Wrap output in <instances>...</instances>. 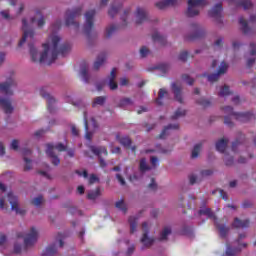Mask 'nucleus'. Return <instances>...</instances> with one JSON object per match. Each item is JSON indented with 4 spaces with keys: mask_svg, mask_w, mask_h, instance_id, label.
I'll list each match as a JSON object with an SVG mask.
<instances>
[{
    "mask_svg": "<svg viewBox=\"0 0 256 256\" xmlns=\"http://www.w3.org/2000/svg\"><path fill=\"white\" fill-rule=\"evenodd\" d=\"M42 47L44 48V51L40 58H38L37 48H35L33 44H29L31 59L34 63H45V61H48L47 65H51L57 61L59 55L65 57V55L71 51V44H69V42L61 44V37L57 35L50 36L47 43H44Z\"/></svg>",
    "mask_w": 256,
    "mask_h": 256,
    "instance_id": "1",
    "label": "nucleus"
},
{
    "mask_svg": "<svg viewBox=\"0 0 256 256\" xmlns=\"http://www.w3.org/2000/svg\"><path fill=\"white\" fill-rule=\"evenodd\" d=\"M13 87H17V82L13 78H8L6 82L0 83V106L6 115H11L14 111L9 98L13 95Z\"/></svg>",
    "mask_w": 256,
    "mask_h": 256,
    "instance_id": "2",
    "label": "nucleus"
},
{
    "mask_svg": "<svg viewBox=\"0 0 256 256\" xmlns=\"http://www.w3.org/2000/svg\"><path fill=\"white\" fill-rule=\"evenodd\" d=\"M226 116L224 117V124L228 127H233V121L232 119H235L236 121H240V123H247V121H251L253 119V113L251 112H244L239 113L233 111V107L231 106H225L222 108Z\"/></svg>",
    "mask_w": 256,
    "mask_h": 256,
    "instance_id": "3",
    "label": "nucleus"
},
{
    "mask_svg": "<svg viewBox=\"0 0 256 256\" xmlns=\"http://www.w3.org/2000/svg\"><path fill=\"white\" fill-rule=\"evenodd\" d=\"M199 215H207V217L209 219H213L216 228L219 231V235L222 239H225V237H227V235L229 234L230 228L229 226H227L226 224H223L219 221H217V216L215 215V213L211 210V208H204L199 210Z\"/></svg>",
    "mask_w": 256,
    "mask_h": 256,
    "instance_id": "4",
    "label": "nucleus"
},
{
    "mask_svg": "<svg viewBox=\"0 0 256 256\" xmlns=\"http://www.w3.org/2000/svg\"><path fill=\"white\" fill-rule=\"evenodd\" d=\"M46 155L51 159L52 165H60L61 160L57 155H55L54 149H57V151H67V146L63 145V143H58L56 146H53V144H47L46 145Z\"/></svg>",
    "mask_w": 256,
    "mask_h": 256,
    "instance_id": "5",
    "label": "nucleus"
},
{
    "mask_svg": "<svg viewBox=\"0 0 256 256\" xmlns=\"http://www.w3.org/2000/svg\"><path fill=\"white\" fill-rule=\"evenodd\" d=\"M83 11V8L77 7L73 10H67L65 15V25L66 27H74V29H77L79 27V23L75 21L77 17L81 15V12Z\"/></svg>",
    "mask_w": 256,
    "mask_h": 256,
    "instance_id": "6",
    "label": "nucleus"
},
{
    "mask_svg": "<svg viewBox=\"0 0 256 256\" xmlns=\"http://www.w3.org/2000/svg\"><path fill=\"white\" fill-rule=\"evenodd\" d=\"M206 5H209L207 0H188L187 17H196V15H199L197 7H205Z\"/></svg>",
    "mask_w": 256,
    "mask_h": 256,
    "instance_id": "7",
    "label": "nucleus"
},
{
    "mask_svg": "<svg viewBox=\"0 0 256 256\" xmlns=\"http://www.w3.org/2000/svg\"><path fill=\"white\" fill-rule=\"evenodd\" d=\"M90 151L96 155V157H98L99 159V165L100 167H102V169H104V167H107V162H105V160L103 159L102 155H104V157H107V155H109V152L107 151V147L105 146H90Z\"/></svg>",
    "mask_w": 256,
    "mask_h": 256,
    "instance_id": "8",
    "label": "nucleus"
},
{
    "mask_svg": "<svg viewBox=\"0 0 256 256\" xmlns=\"http://www.w3.org/2000/svg\"><path fill=\"white\" fill-rule=\"evenodd\" d=\"M39 237V232L35 227L30 229V232L24 238V251H27L29 247H33L37 243V239Z\"/></svg>",
    "mask_w": 256,
    "mask_h": 256,
    "instance_id": "9",
    "label": "nucleus"
},
{
    "mask_svg": "<svg viewBox=\"0 0 256 256\" xmlns=\"http://www.w3.org/2000/svg\"><path fill=\"white\" fill-rule=\"evenodd\" d=\"M95 13V10H89L85 13L86 22L84 24V33L87 37H89V35H91V31H93V19L95 18Z\"/></svg>",
    "mask_w": 256,
    "mask_h": 256,
    "instance_id": "10",
    "label": "nucleus"
},
{
    "mask_svg": "<svg viewBox=\"0 0 256 256\" xmlns=\"http://www.w3.org/2000/svg\"><path fill=\"white\" fill-rule=\"evenodd\" d=\"M27 19H22V30H23V36L21 40L18 43V47H23V44L27 41V38L33 39L35 37V31L32 29H27Z\"/></svg>",
    "mask_w": 256,
    "mask_h": 256,
    "instance_id": "11",
    "label": "nucleus"
},
{
    "mask_svg": "<svg viewBox=\"0 0 256 256\" xmlns=\"http://www.w3.org/2000/svg\"><path fill=\"white\" fill-rule=\"evenodd\" d=\"M40 95L41 97H43V99L47 100V108L49 113H55V103H57V100H55L53 98V96H51L50 93L47 92L46 88H41L40 89Z\"/></svg>",
    "mask_w": 256,
    "mask_h": 256,
    "instance_id": "12",
    "label": "nucleus"
},
{
    "mask_svg": "<svg viewBox=\"0 0 256 256\" xmlns=\"http://www.w3.org/2000/svg\"><path fill=\"white\" fill-rule=\"evenodd\" d=\"M142 229L144 233L141 238V243H143L144 247L149 248L155 243V239L149 237V224L147 222L142 223Z\"/></svg>",
    "mask_w": 256,
    "mask_h": 256,
    "instance_id": "13",
    "label": "nucleus"
},
{
    "mask_svg": "<svg viewBox=\"0 0 256 256\" xmlns=\"http://www.w3.org/2000/svg\"><path fill=\"white\" fill-rule=\"evenodd\" d=\"M8 197V201L11 205V210L15 211V213H17V215H25L26 211L19 208V199L17 198V196H14L12 192L8 193L7 195Z\"/></svg>",
    "mask_w": 256,
    "mask_h": 256,
    "instance_id": "14",
    "label": "nucleus"
},
{
    "mask_svg": "<svg viewBox=\"0 0 256 256\" xmlns=\"http://www.w3.org/2000/svg\"><path fill=\"white\" fill-rule=\"evenodd\" d=\"M227 69H229V66L225 62H221L220 67L217 71V73L208 75V81L210 83H215V81H219L220 75H225L227 73Z\"/></svg>",
    "mask_w": 256,
    "mask_h": 256,
    "instance_id": "15",
    "label": "nucleus"
},
{
    "mask_svg": "<svg viewBox=\"0 0 256 256\" xmlns=\"http://www.w3.org/2000/svg\"><path fill=\"white\" fill-rule=\"evenodd\" d=\"M147 21V12L145 9L138 7L136 10V25H141Z\"/></svg>",
    "mask_w": 256,
    "mask_h": 256,
    "instance_id": "16",
    "label": "nucleus"
},
{
    "mask_svg": "<svg viewBox=\"0 0 256 256\" xmlns=\"http://www.w3.org/2000/svg\"><path fill=\"white\" fill-rule=\"evenodd\" d=\"M251 225V221L249 219L241 220L239 218H234V222L232 223V227L235 229H247Z\"/></svg>",
    "mask_w": 256,
    "mask_h": 256,
    "instance_id": "17",
    "label": "nucleus"
},
{
    "mask_svg": "<svg viewBox=\"0 0 256 256\" xmlns=\"http://www.w3.org/2000/svg\"><path fill=\"white\" fill-rule=\"evenodd\" d=\"M191 27L195 31V33L191 36L186 37L187 41H195V39H199V37L203 36V30H201L199 24H192Z\"/></svg>",
    "mask_w": 256,
    "mask_h": 256,
    "instance_id": "18",
    "label": "nucleus"
},
{
    "mask_svg": "<svg viewBox=\"0 0 256 256\" xmlns=\"http://www.w3.org/2000/svg\"><path fill=\"white\" fill-rule=\"evenodd\" d=\"M182 90L183 88L181 87V85L177 84L176 82L172 83V91L178 103H183V96L181 95Z\"/></svg>",
    "mask_w": 256,
    "mask_h": 256,
    "instance_id": "19",
    "label": "nucleus"
},
{
    "mask_svg": "<svg viewBox=\"0 0 256 256\" xmlns=\"http://www.w3.org/2000/svg\"><path fill=\"white\" fill-rule=\"evenodd\" d=\"M222 12H223V4L218 3L209 11V16L213 17L214 19H219V17H221Z\"/></svg>",
    "mask_w": 256,
    "mask_h": 256,
    "instance_id": "20",
    "label": "nucleus"
},
{
    "mask_svg": "<svg viewBox=\"0 0 256 256\" xmlns=\"http://www.w3.org/2000/svg\"><path fill=\"white\" fill-rule=\"evenodd\" d=\"M117 77V68H113L110 72V77H109V88L111 91H115L119 85H117V82H115V79Z\"/></svg>",
    "mask_w": 256,
    "mask_h": 256,
    "instance_id": "21",
    "label": "nucleus"
},
{
    "mask_svg": "<svg viewBox=\"0 0 256 256\" xmlns=\"http://www.w3.org/2000/svg\"><path fill=\"white\" fill-rule=\"evenodd\" d=\"M177 129H179V124H169L168 126H166L162 132L160 133V135L158 136L159 139H165V137H167V135H169V131L173 130V131H177Z\"/></svg>",
    "mask_w": 256,
    "mask_h": 256,
    "instance_id": "22",
    "label": "nucleus"
},
{
    "mask_svg": "<svg viewBox=\"0 0 256 256\" xmlns=\"http://www.w3.org/2000/svg\"><path fill=\"white\" fill-rule=\"evenodd\" d=\"M177 5V0H164L156 3L158 9H167V7H173Z\"/></svg>",
    "mask_w": 256,
    "mask_h": 256,
    "instance_id": "23",
    "label": "nucleus"
},
{
    "mask_svg": "<svg viewBox=\"0 0 256 256\" xmlns=\"http://www.w3.org/2000/svg\"><path fill=\"white\" fill-rule=\"evenodd\" d=\"M107 60V55L105 53H101L96 61L94 62V66L93 69L94 71H99V69L101 68V65H103V63H105V61Z\"/></svg>",
    "mask_w": 256,
    "mask_h": 256,
    "instance_id": "24",
    "label": "nucleus"
},
{
    "mask_svg": "<svg viewBox=\"0 0 256 256\" xmlns=\"http://www.w3.org/2000/svg\"><path fill=\"white\" fill-rule=\"evenodd\" d=\"M229 143L228 139H220L216 142V151H219V153H223L227 149V145Z\"/></svg>",
    "mask_w": 256,
    "mask_h": 256,
    "instance_id": "25",
    "label": "nucleus"
},
{
    "mask_svg": "<svg viewBox=\"0 0 256 256\" xmlns=\"http://www.w3.org/2000/svg\"><path fill=\"white\" fill-rule=\"evenodd\" d=\"M231 1L232 3H236L238 7H243L245 11L253 7V2H251V0H240L238 2L237 0H231Z\"/></svg>",
    "mask_w": 256,
    "mask_h": 256,
    "instance_id": "26",
    "label": "nucleus"
},
{
    "mask_svg": "<svg viewBox=\"0 0 256 256\" xmlns=\"http://www.w3.org/2000/svg\"><path fill=\"white\" fill-rule=\"evenodd\" d=\"M84 128H85V139L91 141L93 139V132L89 131V122L87 120V112H84Z\"/></svg>",
    "mask_w": 256,
    "mask_h": 256,
    "instance_id": "27",
    "label": "nucleus"
},
{
    "mask_svg": "<svg viewBox=\"0 0 256 256\" xmlns=\"http://www.w3.org/2000/svg\"><path fill=\"white\" fill-rule=\"evenodd\" d=\"M165 97H169V92H167L165 88H161L158 92V98L155 100L157 105H163V99H165Z\"/></svg>",
    "mask_w": 256,
    "mask_h": 256,
    "instance_id": "28",
    "label": "nucleus"
},
{
    "mask_svg": "<svg viewBox=\"0 0 256 256\" xmlns=\"http://www.w3.org/2000/svg\"><path fill=\"white\" fill-rule=\"evenodd\" d=\"M98 197H101L100 187H97L95 190H92L87 194V199H89L90 201H95L96 199H98Z\"/></svg>",
    "mask_w": 256,
    "mask_h": 256,
    "instance_id": "29",
    "label": "nucleus"
},
{
    "mask_svg": "<svg viewBox=\"0 0 256 256\" xmlns=\"http://www.w3.org/2000/svg\"><path fill=\"white\" fill-rule=\"evenodd\" d=\"M123 7V4H112L110 9L108 10V15L109 17H115V15H117V13H119V10H121Z\"/></svg>",
    "mask_w": 256,
    "mask_h": 256,
    "instance_id": "30",
    "label": "nucleus"
},
{
    "mask_svg": "<svg viewBox=\"0 0 256 256\" xmlns=\"http://www.w3.org/2000/svg\"><path fill=\"white\" fill-rule=\"evenodd\" d=\"M239 23L242 27L241 29L244 35H249V31H251V28H249V24L247 23V20H245V18H243L242 16L239 18Z\"/></svg>",
    "mask_w": 256,
    "mask_h": 256,
    "instance_id": "31",
    "label": "nucleus"
},
{
    "mask_svg": "<svg viewBox=\"0 0 256 256\" xmlns=\"http://www.w3.org/2000/svg\"><path fill=\"white\" fill-rule=\"evenodd\" d=\"M57 253V246L55 244H52L48 246L45 250H43L42 255L43 256H53Z\"/></svg>",
    "mask_w": 256,
    "mask_h": 256,
    "instance_id": "32",
    "label": "nucleus"
},
{
    "mask_svg": "<svg viewBox=\"0 0 256 256\" xmlns=\"http://www.w3.org/2000/svg\"><path fill=\"white\" fill-rule=\"evenodd\" d=\"M152 40L154 42L160 43V45L167 44V38L165 36H161V34H159L157 32L152 35Z\"/></svg>",
    "mask_w": 256,
    "mask_h": 256,
    "instance_id": "33",
    "label": "nucleus"
},
{
    "mask_svg": "<svg viewBox=\"0 0 256 256\" xmlns=\"http://www.w3.org/2000/svg\"><path fill=\"white\" fill-rule=\"evenodd\" d=\"M237 253H241V248H232L231 245H227L225 255L223 256H237Z\"/></svg>",
    "mask_w": 256,
    "mask_h": 256,
    "instance_id": "34",
    "label": "nucleus"
},
{
    "mask_svg": "<svg viewBox=\"0 0 256 256\" xmlns=\"http://www.w3.org/2000/svg\"><path fill=\"white\" fill-rule=\"evenodd\" d=\"M128 221L130 223V233H135V231H137V221H139V217L131 216Z\"/></svg>",
    "mask_w": 256,
    "mask_h": 256,
    "instance_id": "35",
    "label": "nucleus"
},
{
    "mask_svg": "<svg viewBox=\"0 0 256 256\" xmlns=\"http://www.w3.org/2000/svg\"><path fill=\"white\" fill-rule=\"evenodd\" d=\"M243 139H245V135L240 133L239 137L232 143V151L234 153H237V147L243 143Z\"/></svg>",
    "mask_w": 256,
    "mask_h": 256,
    "instance_id": "36",
    "label": "nucleus"
},
{
    "mask_svg": "<svg viewBox=\"0 0 256 256\" xmlns=\"http://www.w3.org/2000/svg\"><path fill=\"white\" fill-rule=\"evenodd\" d=\"M169 235H171V227L166 226L164 227V229L162 230L161 234H160V241H167V237H169Z\"/></svg>",
    "mask_w": 256,
    "mask_h": 256,
    "instance_id": "37",
    "label": "nucleus"
},
{
    "mask_svg": "<svg viewBox=\"0 0 256 256\" xmlns=\"http://www.w3.org/2000/svg\"><path fill=\"white\" fill-rule=\"evenodd\" d=\"M139 170L141 171V173H145V171H151V167L147 165V159L142 158L140 160Z\"/></svg>",
    "mask_w": 256,
    "mask_h": 256,
    "instance_id": "38",
    "label": "nucleus"
},
{
    "mask_svg": "<svg viewBox=\"0 0 256 256\" xmlns=\"http://www.w3.org/2000/svg\"><path fill=\"white\" fill-rule=\"evenodd\" d=\"M203 147V143H198L194 146L193 150H192V159H197V157H199V153H201V149Z\"/></svg>",
    "mask_w": 256,
    "mask_h": 256,
    "instance_id": "39",
    "label": "nucleus"
},
{
    "mask_svg": "<svg viewBox=\"0 0 256 256\" xmlns=\"http://www.w3.org/2000/svg\"><path fill=\"white\" fill-rule=\"evenodd\" d=\"M118 141L120 143V145H123V147H126L127 149H130L131 148V138L129 137H121V138H118Z\"/></svg>",
    "mask_w": 256,
    "mask_h": 256,
    "instance_id": "40",
    "label": "nucleus"
},
{
    "mask_svg": "<svg viewBox=\"0 0 256 256\" xmlns=\"http://www.w3.org/2000/svg\"><path fill=\"white\" fill-rule=\"evenodd\" d=\"M106 101H107V97L98 96V97L94 98V101L92 103V107H95L96 105L103 106V105H105Z\"/></svg>",
    "mask_w": 256,
    "mask_h": 256,
    "instance_id": "41",
    "label": "nucleus"
},
{
    "mask_svg": "<svg viewBox=\"0 0 256 256\" xmlns=\"http://www.w3.org/2000/svg\"><path fill=\"white\" fill-rule=\"evenodd\" d=\"M115 208L123 211V213H127V204H125V200L121 199L115 203Z\"/></svg>",
    "mask_w": 256,
    "mask_h": 256,
    "instance_id": "42",
    "label": "nucleus"
},
{
    "mask_svg": "<svg viewBox=\"0 0 256 256\" xmlns=\"http://www.w3.org/2000/svg\"><path fill=\"white\" fill-rule=\"evenodd\" d=\"M119 29L115 24L110 25L109 27L106 28V34L105 37L109 39V37L113 36V33H115Z\"/></svg>",
    "mask_w": 256,
    "mask_h": 256,
    "instance_id": "43",
    "label": "nucleus"
},
{
    "mask_svg": "<svg viewBox=\"0 0 256 256\" xmlns=\"http://www.w3.org/2000/svg\"><path fill=\"white\" fill-rule=\"evenodd\" d=\"M232 92L231 90H229V86L227 85H224L221 89H220V92H219V97H227L229 95H231Z\"/></svg>",
    "mask_w": 256,
    "mask_h": 256,
    "instance_id": "44",
    "label": "nucleus"
},
{
    "mask_svg": "<svg viewBox=\"0 0 256 256\" xmlns=\"http://www.w3.org/2000/svg\"><path fill=\"white\" fill-rule=\"evenodd\" d=\"M129 105H133V100L131 98H124L121 99L120 102L118 103V107H129Z\"/></svg>",
    "mask_w": 256,
    "mask_h": 256,
    "instance_id": "45",
    "label": "nucleus"
},
{
    "mask_svg": "<svg viewBox=\"0 0 256 256\" xmlns=\"http://www.w3.org/2000/svg\"><path fill=\"white\" fill-rule=\"evenodd\" d=\"M186 113H187V111H185V110H183L181 108H178L175 111L174 115H172L171 119L175 120V119H179V117H185Z\"/></svg>",
    "mask_w": 256,
    "mask_h": 256,
    "instance_id": "46",
    "label": "nucleus"
},
{
    "mask_svg": "<svg viewBox=\"0 0 256 256\" xmlns=\"http://www.w3.org/2000/svg\"><path fill=\"white\" fill-rule=\"evenodd\" d=\"M81 77L84 80L85 83H89V73L87 66L83 67L80 71Z\"/></svg>",
    "mask_w": 256,
    "mask_h": 256,
    "instance_id": "47",
    "label": "nucleus"
},
{
    "mask_svg": "<svg viewBox=\"0 0 256 256\" xmlns=\"http://www.w3.org/2000/svg\"><path fill=\"white\" fill-rule=\"evenodd\" d=\"M36 15L40 16V19L37 20V26L41 29V27H43V25H45V18L41 14V11H37Z\"/></svg>",
    "mask_w": 256,
    "mask_h": 256,
    "instance_id": "48",
    "label": "nucleus"
},
{
    "mask_svg": "<svg viewBox=\"0 0 256 256\" xmlns=\"http://www.w3.org/2000/svg\"><path fill=\"white\" fill-rule=\"evenodd\" d=\"M198 105H201L202 107H209L211 105V101L201 98L199 100H197L196 102Z\"/></svg>",
    "mask_w": 256,
    "mask_h": 256,
    "instance_id": "49",
    "label": "nucleus"
},
{
    "mask_svg": "<svg viewBox=\"0 0 256 256\" xmlns=\"http://www.w3.org/2000/svg\"><path fill=\"white\" fill-rule=\"evenodd\" d=\"M32 205H35L36 207H39L43 203V196H38L31 201Z\"/></svg>",
    "mask_w": 256,
    "mask_h": 256,
    "instance_id": "50",
    "label": "nucleus"
},
{
    "mask_svg": "<svg viewBox=\"0 0 256 256\" xmlns=\"http://www.w3.org/2000/svg\"><path fill=\"white\" fill-rule=\"evenodd\" d=\"M24 163H25L24 171H31V169H32L31 159L24 157Z\"/></svg>",
    "mask_w": 256,
    "mask_h": 256,
    "instance_id": "51",
    "label": "nucleus"
},
{
    "mask_svg": "<svg viewBox=\"0 0 256 256\" xmlns=\"http://www.w3.org/2000/svg\"><path fill=\"white\" fill-rule=\"evenodd\" d=\"M182 80L185 81L188 85H193V83H195V80L190 78L187 74L182 75Z\"/></svg>",
    "mask_w": 256,
    "mask_h": 256,
    "instance_id": "52",
    "label": "nucleus"
},
{
    "mask_svg": "<svg viewBox=\"0 0 256 256\" xmlns=\"http://www.w3.org/2000/svg\"><path fill=\"white\" fill-rule=\"evenodd\" d=\"M178 59L180 60V61H187V59H189V52H187V51H182L180 54H179V57H178Z\"/></svg>",
    "mask_w": 256,
    "mask_h": 256,
    "instance_id": "53",
    "label": "nucleus"
},
{
    "mask_svg": "<svg viewBox=\"0 0 256 256\" xmlns=\"http://www.w3.org/2000/svg\"><path fill=\"white\" fill-rule=\"evenodd\" d=\"M157 69L161 71V73H167L169 71V65L168 64H160Z\"/></svg>",
    "mask_w": 256,
    "mask_h": 256,
    "instance_id": "54",
    "label": "nucleus"
},
{
    "mask_svg": "<svg viewBox=\"0 0 256 256\" xmlns=\"http://www.w3.org/2000/svg\"><path fill=\"white\" fill-rule=\"evenodd\" d=\"M150 53V51L148 50V48L146 46H142L140 48V55L141 57H147V55Z\"/></svg>",
    "mask_w": 256,
    "mask_h": 256,
    "instance_id": "55",
    "label": "nucleus"
},
{
    "mask_svg": "<svg viewBox=\"0 0 256 256\" xmlns=\"http://www.w3.org/2000/svg\"><path fill=\"white\" fill-rule=\"evenodd\" d=\"M97 182H99V177H97V175L95 174L90 175L89 184L93 185L94 183H97Z\"/></svg>",
    "mask_w": 256,
    "mask_h": 256,
    "instance_id": "56",
    "label": "nucleus"
},
{
    "mask_svg": "<svg viewBox=\"0 0 256 256\" xmlns=\"http://www.w3.org/2000/svg\"><path fill=\"white\" fill-rule=\"evenodd\" d=\"M148 188H150L151 191H157V184L155 183V178L151 179V183L148 185Z\"/></svg>",
    "mask_w": 256,
    "mask_h": 256,
    "instance_id": "57",
    "label": "nucleus"
},
{
    "mask_svg": "<svg viewBox=\"0 0 256 256\" xmlns=\"http://www.w3.org/2000/svg\"><path fill=\"white\" fill-rule=\"evenodd\" d=\"M53 31H59L61 29V20H57L54 24H52Z\"/></svg>",
    "mask_w": 256,
    "mask_h": 256,
    "instance_id": "58",
    "label": "nucleus"
},
{
    "mask_svg": "<svg viewBox=\"0 0 256 256\" xmlns=\"http://www.w3.org/2000/svg\"><path fill=\"white\" fill-rule=\"evenodd\" d=\"M11 149H13L14 151H18L19 150V141L18 140H13L12 141Z\"/></svg>",
    "mask_w": 256,
    "mask_h": 256,
    "instance_id": "59",
    "label": "nucleus"
},
{
    "mask_svg": "<svg viewBox=\"0 0 256 256\" xmlns=\"http://www.w3.org/2000/svg\"><path fill=\"white\" fill-rule=\"evenodd\" d=\"M71 131H72V135H74V137H79V129H77V127L75 125H72Z\"/></svg>",
    "mask_w": 256,
    "mask_h": 256,
    "instance_id": "60",
    "label": "nucleus"
},
{
    "mask_svg": "<svg viewBox=\"0 0 256 256\" xmlns=\"http://www.w3.org/2000/svg\"><path fill=\"white\" fill-rule=\"evenodd\" d=\"M252 203H251V201H249V200H245L243 203H242V207L244 208V209H249V207H252Z\"/></svg>",
    "mask_w": 256,
    "mask_h": 256,
    "instance_id": "61",
    "label": "nucleus"
},
{
    "mask_svg": "<svg viewBox=\"0 0 256 256\" xmlns=\"http://www.w3.org/2000/svg\"><path fill=\"white\" fill-rule=\"evenodd\" d=\"M250 55H256V45L255 43H250Z\"/></svg>",
    "mask_w": 256,
    "mask_h": 256,
    "instance_id": "62",
    "label": "nucleus"
},
{
    "mask_svg": "<svg viewBox=\"0 0 256 256\" xmlns=\"http://www.w3.org/2000/svg\"><path fill=\"white\" fill-rule=\"evenodd\" d=\"M116 179H118V181L121 185H125V178H123V176H121V174H116Z\"/></svg>",
    "mask_w": 256,
    "mask_h": 256,
    "instance_id": "63",
    "label": "nucleus"
},
{
    "mask_svg": "<svg viewBox=\"0 0 256 256\" xmlns=\"http://www.w3.org/2000/svg\"><path fill=\"white\" fill-rule=\"evenodd\" d=\"M225 164L229 167L233 165V157H227L225 158Z\"/></svg>",
    "mask_w": 256,
    "mask_h": 256,
    "instance_id": "64",
    "label": "nucleus"
}]
</instances>
